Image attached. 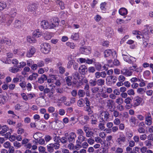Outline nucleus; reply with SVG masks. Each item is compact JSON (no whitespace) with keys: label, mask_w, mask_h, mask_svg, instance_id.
I'll use <instances>...</instances> for the list:
<instances>
[{"label":"nucleus","mask_w":153,"mask_h":153,"mask_svg":"<svg viewBox=\"0 0 153 153\" xmlns=\"http://www.w3.org/2000/svg\"><path fill=\"white\" fill-rule=\"evenodd\" d=\"M44 93L45 94H47V97L50 100H53L55 98L53 91H52V90L51 91L50 89L48 88H45Z\"/></svg>","instance_id":"obj_2"},{"label":"nucleus","mask_w":153,"mask_h":153,"mask_svg":"<svg viewBox=\"0 0 153 153\" xmlns=\"http://www.w3.org/2000/svg\"><path fill=\"white\" fill-rule=\"evenodd\" d=\"M67 45L72 49H74L75 47V45L73 42H67Z\"/></svg>","instance_id":"obj_48"},{"label":"nucleus","mask_w":153,"mask_h":153,"mask_svg":"<svg viewBox=\"0 0 153 153\" xmlns=\"http://www.w3.org/2000/svg\"><path fill=\"white\" fill-rule=\"evenodd\" d=\"M127 94L130 96L134 95L135 93L133 89H130L127 91Z\"/></svg>","instance_id":"obj_54"},{"label":"nucleus","mask_w":153,"mask_h":153,"mask_svg":"<svg viewBox=\"0 0 153 153\" xmlns=\"http://www.w3.org/2000/svg\"><path fill=\"white\" fill-rule=\"evenodd\" d=\"M35 52V48L31 47L30 49L28 50L27 53V56L28 57H30L33 55Z\"/></svg>","instance_id":"obj_13"},{"label":"nucleus","mask_w":153,"mask_h":153,"mask_svg":"<svg viewBox=\"0 0 153 153\" xmlns=\"http://www.w3.org/2000/svg\"><path fill=\"white\" fill-rule=\"evenodd\" d=\"M51 145H52L53 149L54 148L55 149L57 150L58 149L60 145L58 143H51Z\"/></svg>","instance_id":"obj_41"},{"label":"nucleus","mask_w":153,"mask_h":153,"mask_svg":"<svg viewBox=\"0 0 153 153\" xmlns=\"http://www.w3.org/2000/svg\"><path fill=\"white\" fill-rule=\"evenodd\" d=\"M7 6L5 3L4 2H0V10H3Z\"/></svg>","instance_id":"obj_44"},{"label":"nucleus","mask_w":153,"mask_h":153,"mask_svg":"<svg viewBox=\"0 0 153 153\" xmlns=\"http://www.w3.org/2000/svg\"><path fill=\"white\" fill-rule=\"evenodd\" d=\"M71 38L74 40H77L79 38V35L77 33H75L74 35H72L71 36Z\"/></svg>","instance_id":"obj_50"},{"label":"nucleus","mask_w":153,"mask_h":153,"mask_svg":"<svg viewBox=\"0 0 153 153\" xmlns=\"http://www.w3.org/2000/svg\"><path fill=\"white\" fill-rule=\"evenodd\" d=\"M10 17V16L8 14H4L2 15L1 16H0V18H1L2 20H0L1 22H4V21L9 19Z\"/></svg>","instance_id":"obj_22"},{"label":"nucleus","mask_w":153,"mask_h":153,"mask_svg":"<svg viewBox=\"0 0 153 153\" xmlns=\"http://www.w3.org/2000/svg\"><path fill=\"white\" fill-rule=\"evenodd\" d=\"M83 118L84 120H82V123L84 124L86 123L90 120L89 117L87 115L84 116Z\"/></svg>","instance_id":"obj_42"},{"label":"nucleus","mask_w":153,"mask_h":153,"mask_svg":"<svg viewBox=\"0 0 153 153\" xmlns=\"http://www.w3.org/2000/svg\"><path fill=\"white\" fill-rule=\"evenodd\" d=\"M1 42L2 43H4L8 45H10L11 44V41L10 40H2L1 41Z\"/></svg>","instance_id":"obj_45"},{"label":"nucleus","mask_w":153,"mask_h":153,"mask_svg":"<svg viewBox=\"0 0 153 153\" xmlns=\"http://www.w3.org/2000/svg\"><path fill=\"white\" fill-rule=\"evenodd\" d=\"M9 15L10 17L13 18L16 16V10L14 8H12L9 12Z\"/></svg>","instance_id":"obj_21"},{"label":"nucleus","mask_w":153,"mask_h":153,"mask_svg":"<svg viewBox=\"0 0 153 153\" xmlns=\"http://www.w3.org/2000/svg\"><path fill=\"white\" fill-rule=\"evenodd\" d=\"M38 150L39 152L41 153H43L45 150V148L42 146H40L39 147Z\"/></svg>","instance_id":"obj_59"},{"label":"nucleus","mask_w":153,"mask_h":153,"mask_svg":"<svg viewBox=\"0 0 153 153\" xmlns=\"http://www.w3.org/2000/svg\"><path fill=\"white\" fill-rule=\"evenodd\" d=\"M123 56H125L123 57L124 60L129 63H132L136 61L135 58L130 56H128L124 54H123Z\"/></svg>","instance_id":"obj_5"},{"label":"nucleus","mask_w":153,"mask_h":153,"mask_svg":"<svg viewBox=\"0 0 153 153\" xmlns=\"http://www.w3.org/2000/svg\"><path fill=\"white\" fill-rule=\"evenodd\" d=\"M131 100V97H128L125 100L124 102L126 104H129L130 103V101Z\"/></svg>","instance_id":"obj_58"},{"label":"nucleus","mask_w":153,"mask_h":153,"mask_svg":"<svg viewBox=\"0 0 153 153\" xmlns=\"http://www.w3.org/2000/svg\"><path fill=\"white\" fill-rule=\"evenodd\" d=\"M116 102L118 105H121L123 102V100L121 97H119L116 100Z\"/></svg>","instance_id":"obj_40"},{"label":"nucleus","mask_w":153,"mask_h":153,"mask_svg":"<svg viewBox=\"0 0 153 153\" xmlns=\"http://www.w3.org/2000/svg\"><path fill=\"white\" fill-rule=\"evenodd\" d=\"M72 76L74 77V79H79V74L78 72H76L72 74Z\"/></svg>","instance_id":"obj_62"},{"label":"nucleus","mask_w":153,"mask_h":153,"mask_svg":"<svg viewBox=\"0 0 153 153\" xmlns=\"http://www.w3.org/2000/svg\"><path fill=\"white\" fill-rule=\"evenodd\" d=\"M38 76V74L37 73H33L32 75L30 76L29 79L31 80H35Z\"/></svg>","instance_id":"obj_32"},{"label":"nucleus","mask_w":153,"mask_h":153,"mask_svg":"<svg viewBox=\"0 0 153 153\" xmlns=\"http://www.w3.org/2000/svg\"><path fill=\"white\" fill-rule=\"evenodd\" d=\"M145 123L147 126H151L152 124V118L145 119Z\"/></svg>","instance_id":"obj_35"},{"label":"nucleus","mask_w":153,"mask_h":153,"mask_svg":"<svg viewBox=\"0 0 153 153\" xmlns=\"http://www.w3.org/2000/svg\"><path fill=\"white\" fill-rule=\"evenodd\" d=\"M76 137V134H71L68 137V140L69 142H74V139Z\"/></svg>","instance_id":"obj_36"},{"label":"nucleus","mask_w":153,"mask_h":153,"mask_svg":"<svg viewBox=\"0 0 153 153\" xmlns=\"http://www.w3.org/2000/svg\"><path fill=\"white\" fill-rule=\"evenodd\" d=\"M7 137L9 138L10 140L12 142L14 141L16 139V137L14 135L7 134Z\"/></svg>","instance_id":"obj_34"},{"label":"nucleus","mask_w":153,"mask_h":153,"mask_svg":"<svg viewBox=\"0 0 153 153\" xmlns=\"http://www.w3.org/2000/svg\"><path fill=\"white\" fill-rule=\"evenodd\" d=\"M86 111L88 112V114L90 116L93 113V111L91 110L90 107H87L86 108Z\"/></svg>","instance_id":"obj_56"},{"label":"nucleus","mask_w":153,"mask_h":153,"mask_svg":"<svg viewBox=\"0 0 153 153\" xmlns=\"http://www.w3.org/2000/svg\"><path fill=\"white\" fill-rule=\"evenodd\" d=\"M36 5L35 4L29 5L27 7L28 10L30 12H33L36 9Z\"/></svg>","instance_id":"obj_27"},{"label":"nucleus","mask_w":153,"mask_h":153,"mask_svg":"<svg viewBox=\"0 0 153 153\" xmlns=\"http://www.w3.org/2000/svg\"><path fill=\"white\" fill-rule=\"evenodd\" d=\"M110 78L111 81V83H115L117 79V77L111 75L107 77V78Z\"/></svg>","instance_id":"obj_25"},{"label":"nucleus","mask_w":153,"mask_h":153,"mask_svg":"<svg viewBox=\"0 0 153 153\" xmlns=\"http://www.w3.org/2000/svg\"><path fill=\"white\" fill-rule=\"evenodd\" d=\"M145 92L144 88H139L137 89V92L139 94H142Z\"/></svg>","instance_id":"obj_64"},{"label":"nucleus","mask_w":153,"mask_h":153,"mask_svg":"<svg viewBox=\"0 0 153 153\" xmlns=\"http://www.w3.org/2000/svg\"><path fill=\"white\" fill-rule=\"evenodd\" d=\"M79 72L82 75L85 74L88 71L87 67L85 65H82L79 68Z\"/></svg>","instance_id":"obj_12"},{"label":"nucleus","mask_w":153,"mask_h":153,"mask_svg":"<svg viewBox=\"0 0 153 153\" xmlns=\"http://www.w3.org/2000/svg\"><path fill=\"white\" fill-rule=\"evenodd\" d=\"M100 116L102 121H104L105 122L108 121L110 114L107 111H104L100 113Z\"/></svg>","instance_id":"obj_3"},{"label":"nucleus","mask_w":153,"mask_h":153,"mask_svg":"<svg viewBox=\"0 0 153 153\" xmlns=\"http://www.w3.org/2000/svg\"><path fill=\"white\" fill-rule=\"evenodd\" d=\"M137 119L134 117H131L129 120L130 122L132 123L133 125L135 126L136 124Z\"/></svg>","instance_id":"obj_46"},{"label":"nucleus","mask_w":153,"mask_h":153,"mask_svg":"<svg viewBox=\"0 0 153 153\" xmlns=\"http://www.w3.org/2000/svg\"><path fill=\"white\" fill-rule=\"evenodd\" d=\"M85 95V91L82 90H79L78 92V95L79 97H83Z\"/></svg>","instance_id":"obj_33"},{"label":"nucleus","mask_w":153,"mask_h":153,"mask_svg":"<svg viewBox=\"0 0 153 153\" xmlns=\"http://www.w3.org/2000/svg\"><path fill=\"white\" fill-rule=\"evenodd\" d=\"M47 147L48 151L49 152L52 153L54 152V149L52 145H51V144H49V145H48Z\"/></svg>","instance_id":"obj_31"},{"label":"nucleus","mask_w":153,"mask_h":153,"mask_svg":"<svg viewBox=\"0 0 153 153\" xmlns=\"http://www.w3.org/2000/svg\"><path fill=\"white\" fill-rule=\"evenodd\" d=\"M8 128L6 126H3L0 128V134H3L7 131Z\"/></svg>","instance_id":"obj_26"},{"label":"nucleus","mask_w":153,"mask_h":153,"mask_svg":"<svg viewBox=\"0 0 153 153\" xmlns=\"http://www.w3.org/2000/svg\"><path fill=\"white\" fill-rule=\"evenodd\" d=\"M36 143H38L41 145H43L45 144V141L44 139L39 138L36 142Z\"/></svg>","instance_id":"obj_57"},{"label":"nucleus","mask_w":153,"mask_h":153,"mask_svg":"<svg viewBox=\"0 0 153 153\" xmlns=\"http://www.w3.org/2000/svg\"><path fill=\"white\" fill-rule=\"evenodd\" d=\"M97 84L98 86L103 85L105 84V80L101 79H98L97 81Z\"/></svg>","instance_id":"obj_29"},{"label":"nucleus","mask_w":153,"mask_h":153,"mask_svg":"<svg viewBox=\"0 0 153 153\" xmlns=\"http://www.w3.org/2000/svg\"><path fill=\"white\" fill-rule=\"evenodd\" d=\"M6 55L7 56V59L6 60H3L1 59L0 60L3 63L6 64H9L10 62V61H9V60L8 59L13 58V54L10 52H8L6 53Z\"/></svg>","instance_id":"obj_8"},{"label":"nucleus","mask_w":153,"mask_h":153,"mask_svg":"<svg viewBox=\"0 0 153 153\" xmlns=\"http://www.w3.org/2000/svg\"><path fill=\"white\" fill-rule=\"evenodd\" d=\"M41 26L42 28L44 29H47L49 27L48 22L47 21L45 20H43L41 22Z\"/></svg>","instance_id":"obj_17"},{"label":"nucleus","mask_w":153,"mask_h":153,"mask_svg":"<svg viewBox=\"0 0 153 153\" xmlns=\"http://www.w3.org/2000/svg\"><path fill=\"white\" fill-rule=\"evenodd\" d=\"M121 73L122 74L127 76H130L132 75L133 72L130 69H123L121 70Z\"/></svg>","instance_id":"obj_7"},{"label":"nucleus","mask_w":153,"mask_h":153,"mask_svg":"<svg viewBox=\"0 0 153 153\" xmlns=\"http://www.w3.org/2000/svg\"><path fill=\"white\" fill-rule=\"evenodd\" d=\"M13 146L15 148H16V149L19 148L21 146V143L17 141H15L13 143Z\"/></svg>","instance_id":"obj_47"},{"label":"nucleus","mask_w":153,"mask_h":153,"mask_svg":"<svg viewBox=\"0 0 153 153\" xmlns=\"http://www.w3.org/2000/svg\"><path fill=\"white\" fill-rule=\"evenodd\" d=\"M140 36L141 37V38L145 40H147L148 38V36L146 34L144 33H143L142 32V34L141 33L140 34Z\"/></svg>","instance_id":"obj_49"},{"label":"nucleus","mask_w":153,"mask_h":153,"mask_svg":"<svg viewBox=\"0 0 153 153\" xmlns=\"http://www.w3.org/2000/svg\"><path fill=\"white\" fill-rule=\"evenodd\" d=\"M27 40L28 42L30 43H34L36 41V39L33 37H32L30 36L27 37Z\"/></svg>","instance_id":"obj_30"},{"label":"nucleus","mask_w":153,"mask_h":153,"mask_svg":"<svg viewBox=\"0 0 153 153\" xmlns=\"http://www.w3.org/2000/svg\"><path fill=\"white\" fill-rule=\"evenodd\" d=\"M113 122L115 125H118L120 124V121L119 118H116L114 120Z\"/></svg>","instance_id":"obj_53"},{"label":"nucleus","mask_w":153,"mask_h":153,"mask_svg":"<svg viewBox=\"0 0 153 153\" xmlns=\"http://www.w3.org/2000/svg\"><path fill=\"white\" fill-rule=\"evenodd\" d=\"M84 102V100L82 99H81L78 100L77 105L79 107H82L83 106Z\"/></svg>","instance_id":"obj_37"},{"label":"nucleus","mask_w":153,"mask_h":153,"mask_svg":"<svg viewBox=\"0 0 153 153\" xmlns=\"http://www.w3.org/2000/svg\"><path fill=\"white\" fill-rule=\"evenodd\" d=\"M118 80L121 82H123L126 79L125 77L123 75H120L118 78Z\"/></svg>","instance_id":"obj_51"},{"label":"nucleus","mask_w":153,"mask_h":153,"mask_svg":"<svg viewBox=\"0 0 153 153\" xmlns=\"http://www.w3.org/2000/svg\"><path fill=\"white\" fill-rule=\"evenodd\" d=\"M72 77L71 76H68L65 78L66 81L68 86H70L71 85Z\"/></svg>","instance_id":"obj_28"},{"label":"nucleus","mask_w":153,"mask_h":153,"mask_svg":"<svg viewBox=\"0 0 153 153\" xmlns=\"http://www.w3.org/2000/svg\"><path fill=\"white\" fill-rule=\"evenodd\" d=\"M146 27L144 30L142 31L143 33L146 34L148 36L151 33H152V28L149 27L148 25H146L145 26Z\"/></svg>","instance_id":"obj_9"},{"label":"nucleus","mask_w":153,"mask_h":153,"mask_svg":"<svg viewBox=\"0 0 153 153\" xmlns=\"http://www.w3.org/2000/svg\"><path fill=\"white\" fill-rule=\"evenodd\" d=\"M117 108L120 111H122L124 109L123 106L121 105H118L117 106Z\"/></svg>","instance_id":"obj_60"},{"label":"nucleus","mask_w":153,"mask_h":153,"mask_svg":"<svg viewBox=\"0 0 153 153\" xmlns=\"http://www.w3.org/2000/svg\"><path fill=\"white\" fill-rule=\"evenodd\" d=\"M9 70L10 72L13 73H16L20 71L19 67L16 65L10 68Z\"/></svg>","instance_id":"obj_15"},{"label":"nucleus","mask_w":153,"mask_h":153,"mask_svg":"<svg viewBox=\"0 0 153 153\" xmlns=\"http://www.w3.org/2000/svg\"><path fill=\"white\" fill-rule=\"evenodd\" d=\"M10 143L8 141L6 142L3 144V146L6 149H8L10 147Z\"/></svg>","instance_id":"obj_55"},{"label":"nucleus","mask_w":153,"mask_h":153,"mask_svg":"<svg viewBox=\"0 0 153 153\" xmlns=\"http://www.w3.org/2000/svg\"><path fill=\"white\" fill-rule=\"evenodd\" d=\"M43 36L44 39L46 40L50 39L52 37L51 34L47 32H45L43 33Z\"/></svg>","instance_id":"obj_20"},{"label":"nucleus","mask_w":153,"mask_h":153,"mask_svg":"<svg viewBox=\"0 0 153 153\" xmlns=\"http://www.w3.org/2000/svg\"><path fill=\"white\" fill-rule=\"evenodd\" d=\"M100 122L101 123L99 124V128L100 129L102 130L105 128L104 125L105 123V122L104 121H100Z\"/></svg>","instance_id":"obj_38"},{"label":"nucleus","mask_w":153,"mask_h":153,"mask_svg":"<svg viewBox=\"0 0 153 153\" xmlns=\"http://www.w3.org/2000/svg\"><path fill=\"white\" fill-rule=\"evenodd\" d=\"M99 90V88L97 87H94L91 89L92 92L94 93H97L98 91Z\"/></svg>","instance_id":"obj_61"},{"label":"nucleus","mask_w":153,"mask_h":153,"mask_svg":"<svg viewBox=\"0 0 153 153\" xmlns=\"http://www.w3.org/2000/svg\"><path fill=\"white\" fill-rule=\"evenodd\" d=\"M95 71V68L93 67H90L88 68V71L89 73H94Z\"/></svg>","instance_id":"obj_63"},{"label":"nucleus","mask_w":153,"mask_h":153,"mask_svg":"<svg viewBox=\"0 0 153 153\" xmlns=\"http://www.w3.org/2000/svg\"><path fill=\"white\" fill-rule=\"evenodd\" d=\"M95 68L97 71H100L101 69L102 65L100 64L97 63L95 65Z\"/></svg>","instance_id":"obj_52"},{"label":"nucleus","mask_w":153,"mask_h":153,"mask_svg":"<svg viewBox=\"0 0 153 153\" xmlns=\"http://www.w3.org/2000/svg\"><path fill=\"white\" fill-rule=\"evenodd\" d=\"M127 10L124 8H122L119 10V13L120 15L122 16H125L127 13Z\"/></svg>","instance_id":"obj_23"},{"label":"nucleus","mask_w":153,"mask_h":153,"mask_svg":"<svg viewBox=\"0 0 153 153\" xmlns=\"http://www.w3.org/2000/svg\"><path fill=\"white\" fill-rule=\"evenodd\" d=\"M96 117V115L94 114H92L90 116L91 123L92 125H96L97 124V120Z\"/></svg>","instance_id":"obj_18"},{"label":"nucleus","mask_w":153,"mask_h":153,"mask_svg":"<svg viewBox=\"0 0 153 153\" xmlns=\"http://www.w3.org/2000/svg\"><path fill=\"white\" fill-rule=\"evenodd\" d=\"M41 33L40 32L35 31L33 33V35L34 37L38 38L41 36Z\"/></svg>","instance_id":"obj_39"},{"label":"nucleus","mask_w":153,"mask_h":153,"mask_svg":"<svg viewBox=\"0 0 153 153\" xmlns=\"http://www.w3.org/2000/svg\"><path fill=\"white\" fill-rule=\"evenodd\" d=\"M114 102L113 100H108L107 102V106L108 107V109L111 112H113L114 111V109L115 108V107L113 108L112 105L113 103Z\"/></svg>","instance_id":"obj_10"},{"label":"nucleus","mask_w":153,"mask_h":153,"mask_svg":"<svg viewBox=\"0 0 153 153\" xmlns=\"http://www.w3.org/2000/svg\"><path fill=\"white\" fill-rule=\"evenodd\" d=\"M47 80V76L45 74H42L41 75V77L38 79V82L40 84H42Z\"/></svg>","instance_id":"obj_16"},{"label":"nucleus","mask_w":153,"mask_h":153,"mask_svg":"<svg viewBox=\"0 0 153 153\" xmlns=\"http://www.w3.org/2000/svg\"><path fill=\"white\" fill-rule=\"evenodd\" d=\"M129 69L131 70H132L134 71H135L137 72H141L142 71V70L140 67L137 68V65L136 64H134L132 66H130L129 68Z\"/></svg>","instance_id":"obj_11"},{"label":"nucleus","mask_w":153,"mask_h":153,"mask_svg":"<svg viewBox=\"0 0 153 153\" xmlns=\"http://www.w3.org/2000/svg\"><path fill=\"white\" fill-rule=\"evenodd\" d=\"M41 51L45 54L48 53L51 51V46L48 43H44L41 45Z\"/></svg>","instance_id":"obj_1"},{"label":"nucleus","mask_w":153,"mask_h":153,"mask_svg":"<svg viewBox=\"0 0 153 153\" xmlns=\"http://www.w3.org/2000/svg\"><path fill=\"white\" fill-rule=\"evenodd\" d=\"M91 48L89 47H81L80 49V51L82 54H87L90 52Z\"/></svg>","instance_id":"obj_6"},{"label":"nucleus","mask_w":153,"mask_h":153,"mask_svg":"<svg viewBox=\"0 0 153 153\" xmlns=\"http://www.w3.org/2000/svg\"><path fill=\"white\" fill-rule=\"evenodd\" d=\"M51 24L49 25L50 28H53L58 26L59 20L57 18L54 17L51 19Z\"/></svg>","instance_id":"obj_4"},{"label":"nucleus","mask_w":153,"mask_h":153,"mask_svg":"<svg viewBox=\"0 0 153 153\" xmlns=\"http://www.w3.org/2000/svg\"><path fill=\"white\" fill-rule=\"evenodd\" d=\"M85 137L82 135H80L78 136L76 143H77L81 144L83 141H85Z\"/></svg>","instance_id":"obj_19"},{"label":"nucleus","mask_w":153,"mask_h":153,"mask_svg":"<svg viewBox=\"0 0 153 153\" xmlns=\"http://www.w3.org/2000/svg\"><path fill=\"white\" fill-rule=\"evenodd\" d=\"M14 25L15 27L19 28L22 26V22L19 20H16L14 22Z\"/></svg>","instance_id":"obj_24"},{"label":"nucleus","mask_w":153,"mask_h":153,"mask_svg":"<svg viewBox=\"0 0 153 153\" xmlns=\"http://www.w3.org/2000/svg\"><path fill=\"white\" fill-rule=\"evenodd\" d=\"M143 99L142 98L137 97L134 100V106H136L140 105L142 102Z\"/></svg>","instance_id":"obj_14"},{"label":"nucleus","mask_w":153,"mask_h":153,"mask_svg":"<svg viewBox=\"0 0 153 153\" xmlns=\"http://www.w3.org/2000/svg\"><path fill=\"white\" fill-rule=\"evenodd\" d=\"M105 56V57H108L112 54V52L110 50H105L104 52Z\"/></svg>","instance_id":"obj_43"}]
</instances>
